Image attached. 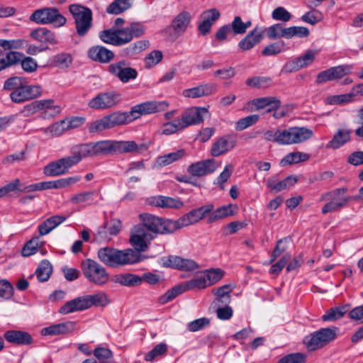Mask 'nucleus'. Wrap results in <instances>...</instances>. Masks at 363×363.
I'll return each instance as SVG.
<instances>
[{
  "instance_id": "24",
  "label": "nucleus",
  "mask_w": 363,
  "mask_h": 363,
  "mask_svg": "<svg viewBox=\"0 0 363 363\" xmlns=\"http://www.w3.org/2000/svg\"><path fill=\"white\" fill-rule=\"evenodd\" d=\"M217 86L212 83L202 84L197 86L184 89L182 96L186 98L196 99L210 96L216 91Z\"/></svg>"
},
{
  "instance_id": "10",
  "label": "nucleus",
  "mask_w": 363,
  "mask_h": 363,
  "mask_svg": "<svg viewBox=\"0 0 363 363\" xmlns=\"http://www.w3.org/2000/svg\"><path fill=\"white\" fill-rule=\"evenodd\" d=\"M82 145L84 148L82 152L86 157L116 154V140H101Z\"/></svg>"
},
{
  "instance_id": "14",
  "label": "nucleus",
  "mask_w": 363,
  "mask_h": 363,
  "mask_svg": "<svg viewBox=\"0 0 363 363\" xmlns=\"http://www.w3.org/2000/svg\"><path fill=\"white\" fill-rule=\"evenodd\" d=\"M145 33V27L139 22H132L125 28L116 29L118 45L130 43L134 38H140Z\"/></svg>"
},
{
  "instance_id": "25",
  "label": "nucleus",
  "mask_w": 363,
  "mask_h": 363,
  "mask_svg": "<svg viewBox=\"0 0 363 363\" xmlns=\"http://www.w3.org/2000/svg\"><path fill=\"white\" fill-rule=\"evenodd\" d=\"M220 16V11L215 8L203 11L201 15L202 21L198 26L199 32L203 35L208 33L213 24L219 19Z\"/></svg>"
},
{
  "instance_id": "28",
  "label": "nucleus",
  "mask_w": 363,
  "mask_h": 363,
  "mask_svg": "<svg viewBox=\"0 0 363 363\" xmlns=\"http://www.w3.org/2000/svg\"><path fill=\"white\" fill-rule=\"evenodd\" d=\"M87 295L79 296L67 301L59 310L60 313L65 315L75 311H84L89 308Z\"/></svg>"
},
{
  "instance_id": "21",
  "label": "nucleus",
  "mask_w": 363,
  "mask_h": 363,
  "mask_svg": "<svg viewBox=\"0 0 363 363\" xmlns=\"http://www.w3.org/2000/svg\"><path fill=\"white\" fill-rule=\"evenodd\" d=\"M29 36L42 44L55 45L58 43L55 33L45 27L31 30Z\"/></svg>"
},
{
  "instance_id": "8",
  "label": "nucleus",
  "mask_w": 363,
  "mask_h": 363,
  "mask_svg": "<svg viewBox=\"0 0 363 363\" xmlns=\"http://www.w3.org/2000/svg\"><path fill=\"white\" fill-rule=\"evenodd\" d=\"M29 20L40 25L52 24L55 28L65 26L66 18L55 7H45L35 10L30 16Z\"/></svg>"
},
{
  "instance_id": "23",
  "label": "nucleus",
  "mask_w": 363,
  "mask_h": 363,
  "mask_svg": "<svg viewBox=\"0 0 363 363\" xmlns=\"http://www.w3.org/2000/svg\"><path fill=\"white\" fill-rule=\"evenodd\" d=\"M262 39L263 30L262 28L256 26L239 42L238 47L242 51L250 50L259 44Z\"/></svg>"
},
{
  "instance_id": "63",
  "label": "nucleus",
  "mask_w": 363,
  "mask_h": 363,
  "mask_svg": "<svg viewBox=\"0 0 363 363\" xmlns=\"http://www.w3.org/2000/svg\"><path fill=\"white\" fill-rule=\"evenodd\" d=\"M183 129L182 125L178 118L172 122L164 123L162 127V133L164 135H171Z\"/></svg>"
},
{
  "instance_id": "47",
  "label": "nucleus",
  "mask_w": 363,
  "mask_h": 363,
  "mask_svg": "<svg viewBox=\"0 0 363 363\" xmlns=\"http://www.w3.org/2000/svg\"><path fill=\"white\" fill-rule=\"evenodd\" d=\"M267 36L270 40L287 38L288 28H284L282 23H275L269 26L267 30Z\"/></svg>"
},
{
  "instance_id": "56",
  "label": "nucleus",
  "mask_w": 363,
  "mask_h": 363,
  "mask_svg": "<svg viewBox=\"0 0 363 363\" xmlns=\"http://www.w3.org/2000/svg\"><path fill=\"white\" fill-rule=\"evenodd\" d=\"M89 306H106L110 303L108 295L104 292L97 293L93 295H87Z\"/></svg>"
},
{
  "instance_id": "54",
  "label": "nucleus",
  "mask_w": 363,
  "mask_h": 363,
  "mask_svg": "<svg viewBox=\"0 0 363 363\" xmlns=\"http://www.w3.org/2000/svg\"><path fill=\"white\" fill-rule=\"evenodd\" d=\"M272 79L269 77H253L248 78L245 84L250 87L264 89L271 86Z\"/></svg>"
},
{
  "instance_id": "29",
  "label": "nucleus",
  "mask_w": 363,
  "mask_h": 363,
  "mask_svg": "<svg viewBox=\"0 0 363 363\" xmlns=\"http://www.w3.org/2000/svg\"><path fill=\"white\" fill-rule=\"evenodd\" d=\"M4 337L7 342L18 345H28L33 342L32 336L22 330H8L4 333Z\"/></svg>"
},
{
  "instance_id": "6",
  "label": "nucleus",
  "mask_w": 363,
  "mask_h": 363,
  "mask_svg": "<svg viewBox=\"0 0 363 363\" xmlns=\"http://www.w3.org/2000/svg\"><path fill=\"white\" fill-rule=\"evenodd\" d=\"M209 286L203 273L196 275L193 279L186 281L183 284L177 285L171 289L168 290L165 294L158 298V303L160 304H165L179 294L188 290L198 289H203Z\"/></svg>"
},
{
  "instance_id": "48",
  "label": "nucleus",
  "mask_w": 363,
  "mask_h": 363,
  "mask_svg": "<svg viewBox=\"0 0 363 363\" xmlns=\"http://www.w3.org/2000/svg\"><path fill=\"white\" fill-rule=\"evenodd\" d=\"M116 282L123 286H135L140 285L142 279L136 274L125 273L116 276Z\"/></svg>"
},
{
  "instance_id": "39",
  "label": "nucleus",
  "mask_w": 363,
  "mask_h": 363,
  "mask_svg": "<svg viewBox=\"0 0 363 363\" xmlns=\"http://www.w3.org/2000/svg\"><path fill=\"white\" fill-rule=\"evenodd\" d=\"M38 110L44 111L43 118L54 117L61 112L60 106L55 105L52 99H43L35 101Z\"/></svg>"
},
{
  "instance_id": "55",
  "label": "nucleus",
  "mask_w": 363,
  "mask_h": 363,
  "mask_svg": "<svg viewBox=\"0 0 363 363\" xmlns=\"http://www.w3.org/2000/svg\"><path fill=\"white\" fill-rule=\"evenodd\" d=\"M184 155V150L160 156L157 158V162L160 166H167L181 159Z\"/></svg>"
},
{
  "instance_id": "60",
  "label": "nucleus",
  "mask_w": 363,
  "mask_h": 363,
  "mask_svg": "<svg viewBox=\"0 0 363 363\" xmlns=\"http://www.w3.org/2000/svg\"><path fill=\"white\" fill-rule=\"evenodd\" d=\"M26 82V79L22 77H11L4 82L3 89L5 91H14L20 88Z\"/></svg>"
},
{
  "instance_id": "58",
  "label": "nucleus",
  "mask_w": 363,
  "mask_h": 363,
  "mask_svg": "<svg viewBox=\"0 0 363 363\" xmlns=\"http://www.w3.org/2000/svg\"><path fill=\"white\" fill-rule=\"evenodd\" d=\"M203 274L206 277L208 286H211L217 283L223 278L224 272L219 268L211 269H206L203 272Z\"/></svg>"
},
{
  "instance_id": "7",
  "label": "nucleus",
  "mask_w": 363,
  "mask_h": 363,
  "mask_svg": "<svg viewBox=\"0 0 363 363\" xmlns=\"http://www.w3.org/2000/svg\"><path fill=\"white\" fill-rule=\"evenodd\" d=\"M143 227L155 234H172L175 233L174 220L162 218L144 213L139 216Z\"/></svg>"
},
{
  "instance_id": "19",
  "label": "nucleus",
  "mask_w": 363,
  "mask_h": 363,
  "mask_svg": "<svg viewBox=\"0 0 363 363\" xmlns=\"http://www.w3.org/2000/svg\"><path fill=\"white\" fill-rule=\"evenodd\" d=\"M207 112L208 110L204 107H192L186 110L179 119L184 129L189 125L201 123L203 121V113Z\"/></svg>"
},
{
  "instance_id": "1",
  "label": "nucleus",
  "mask_w": 363,
  "mask_h": 363,
  "mask_svg": "<svg viewBox=\"0 0 363 363\" xmlns=\"http://www.w3.org/2000/svg\"><path fill=\"white\" fill-rule=\"evenodd\" d=\"M169 104L165 101H150L133 106L128 112H113L89 124L90 133H100L118 125L128 124L142 115L152 114L164 111Z\"/></svg>"
},
{
  "instance_id": "5",
  "label": "nucleus",
  "mask_w": 363,
  "mask_h": 363,
  "mask_svg": "<svg viewBox=\"0 0 363 363\" xmlns=\"http://www.w3.org/2000/svg\"><path fill=\"white\" fill-rule=\"evenodd\" d=\"M338 331L336 327L320 328L306 336L303 343L308 351L320 350L334 341Z\"/></svg>"
},
{
  "instance_id": "64",
  "label": "nucleus",
  "mask_w": 363,
  "mask_h": 363,
  "mask_svg": "<svg viewBox=\"0 0 363 363\" xmlns=\"http://www.w3.org/2000/svg\"><path fill=\"white\" fill-rule=\"evenodd\" d=\"M306 356L300 352L291 353L281 358L277 363H304Z\"/></svg>"
},
{
  "instance_id": "33",
  "label": "nucleus",
  "mask_w": 363,
  "mask_h": 363,
  "mask_svg": "<svg viewBox=\"0 0 363 363\" xmlns=\"http://www.w3.org/2000/svg\"><path fill=\"white\" fill-rule=\"evenodd\" d=\"M233 289L230 284H225L222 286L213 289L212 292L216 298L213 303L216 306L228 305L231 301L230 294Z\"/></svg>"
},
{
  "instance_id": "31",
  "label": "nucleus",
  "mask_w": 363,
  "mask_h": 363,
  "mask_svg": "<svg viewBox=\"0 0 363 363\" xmlns=\"http://www.w3.org/2000/svg\"><path fill=\"white\" fill-rule=\"evenodd\" d=\"M88 56L94 61L107 63L114 57V53L103 46L96 45L89 49Z\"/></svg>"
},
{
  "instance_id": "49",
  "label": "nucleus",
  "mask_w": 363,
  "mask_h": 363,
  "mask_svg": "<svg viewBox=\"0 0 363 363\" xmlns=\"http://www.w3.org/2000/svg\"><path fill=\"white\" fill-rule=\"evenodd\" d=\"M234 214L232 210V205L222 206L218 208L216 211H213L208 218V223H211L218 220L231 216Z\"/></svg>"
},
{
  "instance_id": "18",
  "label": "nucleus",
  "mask_w": 363,
  "mask_h": 363,
  "mask_svg": "<svg viewBox=\"0 0 363 363\" xmlns=\"http://www.w3.org/2000/svg\"><path fill=\"white\" fill-rule=\"evenodd\" d=\"M237 144L236 138L230 135H225L215 141L211 148L213 157H218L233 150Z\"/></svg>"
},
{
  "instance_id": "34",
  "label": "nucleus",
  "mask_w": 363,
  "mask_h": 363,
  "mask_svg": "<svg viewBox=\"0 0 363 363\" xmlns=\"http://www.w3.org/2000/svg\"><path fill=\"white\" fill-rule=\"evenodd\" d=\"M23 54L16 51L5 52L0 49V72L19 63Z\"/></svg>"
},
{
  "instance_id": "3",
  "label": "nucleus",
  "mask_w": 363,
  "mask_h": 363,
  "mask_svg": "<svg viewBox=\"0 0 363 363\" xmlns=\"http://www.w3.org/2000/svg\"><path fill=\"white\" fill-rule=\"evenodd\" d=\"M143 251H98L101 262L110 267H118L140 262L147 258Z\"/></svg>"
},
{
  "instance_id": "52",
  "label": "nucleus",
  "mask_w": 363,
  "mask_h": 363,
  "mask_svg": "<svg viewBox=\"0 0 363 363\" xmlns=\"http://www.w3.org/2000/svg\"><path fill=\"white\" fill-rule=\"evenodd\" d=\"M66 120H62L50 125L46 128H42L41 130L50 137H59L67 130L66 128Z\"/></svg>"
},
{
  "instance_id": "37",
  "label": "nucleus",
  "mask_w": 363,
  "mask_h": 363,
  "mask_svg": "<svg viewBox=\"0 0 363 363\" xmlns=\"http://www.w3.org/2000/svg\"><path fill=\"white\" fill-rule=\"evenodd\" d=\"M83 150L82 144L76 145L72 149V155L60 159L66 172L72 166L78 164L83 157H86V155L82 152Z\"/></svg>"
},
{
  "instance_id": "41",
  "label": "nucleus",
  "mask_w": 363,
  "mask_h": 363,
  "mask_svg": "<svg viewBox=\"0 0 363 363\" xmlns=\"http://www.w3.org/2000/svg\"><path fill=\"white\" fill-rule=\"evenodd\" d=\"M199 221L200 220L196 210L192 209L177 220H174L175 232L184 227L194 225Z\"/></svg>"
},
{
  "instance_id": "53",
  "label": "nucleus",
  "mask_w": 363,
  "mask_h": 363,
  "mask_svg": "<svg viewBox=\"0 0 363 363\" xmlns=\"http://www.w3.org/2000/svg\"><path fill=\"white\" fill-rule=\"evenodd\" d=\"M67 172L61 160L50 162L44 168V174L49 177H56L65 174Z\"/></svg>"
},
{
  "instance_id": "40",
  "label": "nucleus",
  "mask_w": 363,
  "mask_h": 363,
  "mask_svg": "<svg viewBox=\"0 0 363 363\" xmlns=\"http://www.w3.org/2000/svg\"><path fill=\"white\" fill-rule=\"evenodd\" d=\"M81 179L79 175L62 178L55 181L43 182V188L45 189H61L71 186L77 183Z\"/></svg>"
},
{
  "instance_id": "9",
  "label": "nucleus",
  "mask_w": 363,
  "mask_h": 363,
  "mask_svg": "<svg viewBox=\"0 0 363 363\" xmlns=\"http://www.w3.org/2000/svg\"><path fill=\"white\" fill-rule=\"evenodd\" d=\"M81 267L84 275L91 283L103 285L109 279V275L106 269L93 259H86L82 261Z\"/></svg>"
},
{
  "instance_id": "36",
  "label": "nucleus",
  "mask_w": 363,
  "mask_h": 363,
  "mask_svg": "<svg viewBox=\"0 0 363 363\" xmlns=\"http://www.w3.org/2000/svg\"><path fill=\"white\" fill-rule=\"evenodd\" d=\"M252 104L255 107L256 110L269 107L266 112L269 113L277 110L280 106L281 101L275 96H267L252 100Z\"/></svg>"
},
{
  "instance_id": "50",
  "label": "nucleus",
  "mask_w": 363,
  "mask_h": 363,
  "mask_svg": "<svg viewBox=\"0 0 363 363\" xmlns=\"http://www.w3.org/2000/svg\"><path fill=\"white\" fill-rule=\"evenodd\" d=\"M309 159V155L301 152H290L284 156L281 160L280 164L285 166L287 164H296L300 162H305Z\"/></svg>"
},
{
  "instance_id": "27",
  "label": "nucleus",
  "mask_w": 363,
  "mask_h": 363,
  "mask_svg": "<svg viewBox=\"0 0 363 363\" xmlns=\"http://www.w3.org/2000/svg\"><path fill=\"white\" fill-rule=\"evenodd\" d=\"M315 53L313 50H309L304 55L297 57L294 61L286 63L284 69L286 72L298 71L311 65L315 59Z\"/></svg>"
},
{
  "instance_id": "59",
  "label": "nucleus",
  "mask_w": 363,
  "mask_h": 363,
  "mask_svg": "<svg viewBox=\"0 0 363 363\" xmlns=\"http://www.w3.org/2000/svg\"><path fill=\"white\" fill-rule=\"evenodd\" d=\"M259 116L256 114L247 116L245 118L239 119L236 122L235 128L237 130H243L248 127L255 124L259 121Z\"/></svg>"
},
{
  "instance_id": "13",
  "label": "nucleus",
  "mask_w": 363,
  "mask_h": 363,
  "mask_svg": "<svg viewBox=\"0 0 363 363\" xmlns=\"http://www.w3.org/2000/svg\"><path fill=\"white\" fill-rule=\"evenodd\" d=\"M108 71L121 82L127 83L130 80L136 79L138 72L130 66L125 60L115 62L108 65Z\"/></svg>"
},
{
  "instance_id": "11",
  "label": "nucleus",
  "mask_w": 363,
  "mask_h": 363,
  "mask_svg": "<svg viewBox=\"0 0 363 363\" xmlns=\"http://www.w3.org/2000/svg\"><path fill=\"white\" fill-rule=\"evenodd\" d=\"M121 100V94L117 92H102L91 99L88 102V106L94 110H105L115 106Z\"/></svg>"
},
{
  "instance_id": "38",
  "label": "nucleus",
  "mask_w": 363,
  "mask_h": 363,
  "mask_svg": "<svg viewBox=\"0 0 363 363\" xmlns=\"http://www.w3.org/2000/svg\"><path fill=\"white\" fill-rule=\"evenodd\" d=\"M96 197H99V200L103 199L101 195L96 191H84L73 196L70 201L73 203H86L88 205H95L99 203Z\"/></svg>"
},
{
  "instance_id": "4",
  "label": "nucleus",
  "mask_w": 363,
  "mask_h": 363,
  "mask_svg": "<svg viewBox=\"0 0 363 363\" xmlns=\"http://www.w3.org/2000/svg\"><path fill=\"white\" fill-rule=\"evenodd\" d=\"M69 11L74 21L77 34L79 37L85 36L93 26L91 10L81 4H73L69 6Z\"/></svg>"
},
{
  "instance_id": "61",
  "label": "nucleus",
  "mask_w": 363,
  "mask_h": 363,
  "mask_svg": "<svg viewBox=\"0 0 363 363\" xmlns=\"http://www.w3.org/2000/svg\"><path fill=\"white\" fill-rule=\"evenodd\" d=\"M210 325V319L200 318L191 321L187 325V329L190 332H197L207 328Z\"/></svg>"
},
{
  "instance_id": "16",
  "label": "nucleus",
  "mask_w": 363,
  "mask_h": 363,
  "mask_svg": "<svg viewBox=\"0 0 363 363\" xmlns=\"http://www.w3.org/2000/svg\"><path fill=\"white\" fill-rule=\"evenodd\" d=\"M155 238L140 225L133 228L130 236V243L135 247V250H144L148 247L150 241Z\"/></svg>"
},
{
  "instance_id": "35",
  "label": "nucleus",
  "mask_w": 363,
  "mask_h": 363,
  "mask_svg": "<svg viewBox=\"0 0 363 363\" xmlns=\"http://www.w3.org/2000/svg\"><path fill=\"white\" fill-rule=\"evenodd\" d=\"M150 204L163 208H169L176 209L181 208L184 206L181 200L164 196L152 197Z\"/></svg>"
},
{
  "instance_id": "22",
  "label": "nucleus",
  "mask_w": 363,
  "mask_h": 363,
  "mask_svg": "<svg viewBox=\"0 0 363 363\" xmlns=\"http://www.w3.org/2000/svg\"><path fill=\"white\" fill-rule=\"evenodd\" d=\"M149 145L145 143H136L133 140H116V154H140L148 150Z\"/></svg>"
},
{
  "instance_id": "62",
  "label": "nucleus",
  "mask_w": 363,
  "mask_h": 363,
  "mask_svg": "<svg viewBox=\"0 0 363 363\" xmlns=\"http://www.w3.org/2000/svg\"><path fill=\"white\" fill-rule=\"evenodd\" d=\"M72 62V55L67 52H61L53 57V62L56 66L66 68L68 67Z\"/></svg>"
},
{
  "instance_id": "2",
  "label": "nucleus",
  "mask_w": 363,
  "mask_h": 363,
  "mask_svg": "<svg viewBox=\"0 0 363 363\" xmlns=\"http://www.w3.org/2000/svg\"><path fill=\"white\" fill-rule=\"evenodd\" d=\"M313 131L306 127L294 126L289 128L269 129L263 133V138L281 145L300 144L311 139Z\"/></svg>"
},
{
  "instance_id": "17",
  "label": "nucleus",
  "mask_w": 363,
  "mask_h": 363,
  "mask_svg": "<svg viewBox=\"0 0 363 363\" xmlns=\"http://www.w3.org/2000/svg\"><path fill=\"white\" fill-rule=\"evenodd\" d=\"M218 166L213 159H208L191 164L187 172L192 177H201L213 173Z\"/></svg>"
},
{
  "instance_id": "57",
  "label": "nucleus",
  "mask_w": 363,
  "mask_h": 363,
  "mask_svg": "<svg viewBox=\"0 0 363 363\" xmlns=\"http://www.w3.org/2000/svg\"><path fill=\"white\" fill-rule=\"evenodd\" d=\"M99 38L105 43L119 46L116 29H107L101 31L99 33Z\"/></svg>"
},
{
  "instance_id": "42",
  "label": "nucleus",
  "mask_w": 363,
  "mask_h": 363,
  "mask_svg": "<svg viewBox=\"0 0 363 363\" xmlns=\"http://www.w3.org/2000/svg\"><path fill=\"white\" fill-rule=\"evenodd\" d=\"M350 130L338 129L332 140L327 144L328 148L337 149L350 140Z\"/></svg>"
},
{
  "instance_id": "32",
  "label": "nucleus",
  "mask_w": 363,
  "mask_h": 363,
  "mask_svg": "<svg viewBox=\"0 0 363 363\" xmlns=\"http://www.w3.org/2000/svg\"><path fill=\"white\" fill-rule=\"evenodd\" d=\"M67 218V216L55 215L52 216L38 225V232L40 235H45L50 233Z\"/></svg>"
},
{
  "instance_id": "12",
  "label": "nucleus",
  "mask_w": 363,
  "mask_h": 363,
  "mask_svg": "<svg viewBox=\"0 0 363 363\" xmlns=\"http://www.w3.org/2000/svg\"><path fill=\"white\" fill-rule=\"evenodd\" d=\"M42 93L43 89L40 85H28L26 82L17 90L11 91L9 96L13 102L21 104L40 96Z\"/></svg>"
},
{
  "instance_id": "46",
  "label": "nucleus",
  "mask_w": 363,
  "mask_h": 363,
  "mask_svg": "<svg viewBox=\"0 0 363 363\" xmlns=\"http://www.w3.org/2000/svg\"><path fill=\"white\" fill-rule=\"evenodd\" d=\"M349 308L348 305L331 308L323 315L322 319L324 321H333L340 319L349 311Z\"/></svg>"
},
{
  "instance_id": "51",
  "label": "nucleus",
  "mask_w": 363,
  "mask_h": 363,
  "mask_svg": "<svg viewBox=\"0 0 363 363\" xmlns=\"http://www.w3.org/2000/svg\"><path fill=\"white\" fill-rule=\"evenodd\" d=\"M52 272V267L50 262L43 260L35 270V274L39 281L44 282L49 279Z\"/></svg>"
},
{
  "instance_id": "30",
  "label": "nucleus",
  "mask_w": 363,
  "mask_h": 363,
  "mask_svg": "<svg viewBox=\"0 0 363 363\" xmlns=\"http://www.w3.org/2000/svg\"><path fill=\"white\" fill-rule=\"evenodd\" d=\"M74 325L75 323L72 321L53 324L43 328L40 333L44 336L65 335L72 332L74 330Z\"/></svg>"
},
{
  "instance_id": "44",
  "label": "nucleus",
  "mask_w": 363,
  "mask_h": 363,
  "mask_svg": "<svg viewBox=\"0 0 363 363\" xmlns=\"http://www.w3.org/2000/svg\"><path fill=\"white\" fill-rule=\"evenodd\" d=\"M347 191V189L342 187V188H338L335 189L333 191H329L323 194L321 198L320 201L323 200H332V201H342V200H347V203L352 199H354L355 200H357L359 199V196H357L355 197L352 196H341L342 195L345 194Z\"/></svg>"
},
{
  "instance_id": "45",
  "label": "nucleus",
  "mask_w": 363,
  "mask_h": 363,
  "mask_svg": "<svg viewBox=\"0 0 363 363\" xmlns=\"http://www.w3.org/2000/svg\"><path fill=\"white\" fill-rule=\"evenodd\" d=\"M133 4V0H115L106 9L110 14L118 15L129 9Z\"/></svg>"
},
{
  "instance_id": "15",
  "label": "nucleus",
  "mask_w": 363,
  "mask_h": 363,
  "mask_svg": "<svg viewBox=\"0 0 363 363\" xmlns=\"http://www.w3.org/2000/svg\"><path fill=\"white\" fill-rule=\"evenodd\" d=\"M158 262L164 267H170L182 271H193L199 267L197 263L192 259H184L174 255L161 257Z\"/></svg>"
},
{
  "instance_id": "26",
  "label": "nucleus",
  "mask_w": 363,
  "mask_h": 363,
  "mask_svg": "<svg viewBox=\"0 0 363 363\" xmlns=\"http://www.w3.org/2000/svg\"><path fill=\"white\" fill-rule=\"evenodd\" d=\"M121 229V221L119 220H112L107 230L106 226H101L98 229L97 232L94 234L91 242H105L108 240L107 233L111 235H116L120 232Z\"/></svg>"
},
{
  "instance_id": "20",
  "label": "nucleus",
  "mask_w": 363,
  "mask_h": 363,
  "mask_svg": "<svg viewBox=\"0 0 363 363\" xmlns=\"http://www.w3.org/2000/svg\"><path fill=\"white\" fill-rule=\"evenodd\" d=\"M191 20V14L188 11H182L174 17L166 30L171 29L176 37L180 36L186 30Z\"/></svg>"
},
{
  "instance_id": "43",
  "label": "nucleus",
  "mask_w": 363,
  "mask_h": 363,
  "mask_svg": "<svg viewBox=\"0 0 363 363\" xmlns=\"http://www.w3.org/2000/svg\"><path fill=\"white\" fill-rule=\"evenodd\" d=\"M297 182L296 177L293 176H289L286 179L276 182L272 179H268L267 182V186L270 190L274 193L279 192L282 190L289 188L294 185Z\"/></svg>"
}]
</instances>
